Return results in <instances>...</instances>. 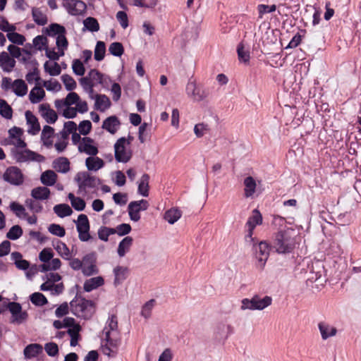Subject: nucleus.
I'll return each instance as SVG.
<instances>
[{
    "mask_svg": "<svg viewBox=\"0 0 361 361\" xmlns=\"http://www.w3.org/2000/svg\"><path fill=\"white\" fill-rule=\"evenodd\" d=\"M70 310L71 313L77 317L86 320L91 319L95 312L94 302L84 298L78 293L70 302Z\"/></svg>",
    "mask_w": 361,
    "mask_h": 361,
    "instance_id": "nucleus-1",
    "label": "nucleus"
},
{
    "mask_svg": "<svg viewBox=\"0 0 361 361\" xmlns=\"http://www.w3.org/2000/svg\"><path fill=\"white\" fill-rule=\"evenodd\" d=\"M289 230L279 231L274 238L273 247L279 254H288L293 251L295 247V239Z\"/></svg>",
    "mask_w": 361,
    "mask_h": 361,
    "instance_id": "nucleus-2",
    "label": "nucleus"
},
{
    "mask_svg": "<svg viewBox=\"0 0 361 361\" xmlns=\"http://www.w3.org/2000/svg\"><path fill=\"white\" fill-rule=\"evenodd\" d=\"M75 180L78 185V192H86L87 188H96L102 183L99 178L91 176L87 171L78 172L75 177Z\"/></svg>",
    "mask_w": 361,
    "mask_h": 361,
    "instance_id": "nucleus-3",
    "label": "nucleus"
},
{
    "mask_svg": "<svg viewBox=\"0 0 361 361\" xmlns=\"http://www.w3.org/2000/svg\"><path fill=\"white\" fill-rule=\"evenodd\" d=\"M272 299L270 296L266 295L261 298L259 295H255L251 299L245 298L242 300V310H262L271 304Z\"/></svg>",
    "mask_w": 361,
    "mask_h": 361,
    "instance_id": "nucleus-4",
    "label": "nucleus"
},
{
    "mask_svg": "<svg viewBox=\"0 0 361 361\" xmlns=\"http://www.w3.org/2000/svg\"><path fill=\"white\" fill-rule=\"evenodd\" d=\"M186 93L193 100L200 102L208 97L209 90L202 86L197 85L195 81L189 80L186 85Z\"/></svg>",
    "mask_w": 361,
    "mask_h": 361,
    "instance_id": "nucleus-5",
    "label": "nucleus"
},
{
    "mask_svg": "<svg viewBox=\"0 0 361 361\" xmlns=\"http://www.w3.org/2000/svg\"><path fill=\"white\" fill-rule=\"evenodd\" d=\"M75 223L76 224L80 240L82 242L88 241L91 238V235L90 234V222L87 215L80 214Z\"/></svg>",
    "mask_w": 361,
    "mask_h": 361,
    "instance_id": "nucleus-6",
    "label": "nucleus"
},
{
    "mask_svg": "<svg viewBox=\"0 0 361 361\" xmlns=\"http://www.w3.org/2000/svg\"><path fill=\"white\" fill-rule=\"evenodd\" d=\"M149 207V203L146 200L132 201L128 206V215L130 220L137 222L140 219V212L145 211Z\"/></svg>",
    "mask_w": 361,
    "mask_h": 361,
    "instance_id": "nucleus-7",
    "label": "nucleus"
},
{
    "mask_svg": "<svg viewBox=\"0 0 361 361\" xmlns=\"http://www.w3.org/2000/svg\"><path fill=\"white\" fill-rule=\"evenodd\" d=\"M3 179L13 185H20L24 180L23 174L16 166H9L3 175Z\"/></svg>",
    "mask_w": 361,
    "mask_h": 361,
    "instance_id": "nucleus-8",
    "label": "nucleus"
},
{
    "mask_svg": "<svg viewBox=\"0 0 361 361\" xmlns=\"http://www.w3.org/2000/svg\"><path fill=\"white\" fill-rule=\"evenodd\" d=\"M63 6L71 16H84L86 13L87 5L81 0H66Z\"/></svg>",
    "mask_w": 361,
    "mask_h": 361,
    "instance_id": "nucleus-9",
    "label": "nucleus"
},
{
    "mask_svg": "<svg viewBox=\"0 0 361 361\" xmlns=\"http://www.w3.org/2000/svg\"><path fill=\"white\" fill-rule=\"evenodd\" d=\"M126 139L119 138L114 145V156L117 162L127 163L131 158V152H128L125 148Z\"/></svg>",
    "mask_w": 361,
    "mask_h": 361,
    "instance_id": "nucleus-10",
    "label": "nucleus"
},
{
    "mask_svg": "<svg viewBox=\"0 0 361 361\" xmlns=\"http://www.w3.org/2000/svg\"><path fill=\"white\" fill-rule=\"evenodd\" d=\"M118 330V320L117 317L111 314L107 322L106 325L104 329L105 333V340L110 346L116 348L118 345V341L111 337V331H117Z\"/></svg>",
    "mask_w": 361,
    "mask_h": 361,
    "instance_id": "nucleus-11",
    "label": "nucleus"
},
{
    "mask_svg": "<svg viewBox=\"0 0 361 361\" xmlns=\"http://www.w3.org/2000/svg\"><path fill=\"white\" fill-rule=\"evenodd\" d=\"M255 252V257L259 262V266L262 269L269 255V246L265 241H261L258 245L253 247Z\"/></svg>",
    "mask_w": 361,
    "mask_h": 361,
    "instance_id": "nucleus-12",
    "label": "nucleus"
},
{
    "mask_svg": "<svg viewBox=\"0 0 361 361\" xmlns=\"http://www.w3.org/2000/svg\"><path fill=\"white\" fill-rule=\"evenodd\" d=\"M39 111L48 123L53 124L58 119L57 114L50 108V105L47 103L40 104Z\"/></svg>",
    "mask_w": 361,
    "mask_h": 361,
    "instance_id": "nucleus-13",
    "label": "nucleus"
},
{
    "mask_svg": "<svg viewBox=\"0 0 361 361\" xmlns=\"http://www.w3.org/2000/svg\"><path fill=\"white\" fill-rule=\"evenodd\" d=\"M84 144H80L78 146V151L80 152H85L90 156H96L98 153V149L96 146L92 145L94 140L88 137H85L82 139Z\"/></svg>",
    "mask_w": 361,
    "mask_h": 361,
    "instance_id": "nucleus-14",
    "label": "nucleus"
},
{
    "mask_svg": "<svg viewBox=\"0 0 361 361\" xmlns=\"http://www.w3.org/2000/svg\"><path fill=\"white\" fill-rule=\"evenodd\" d=\"M121 126V122L116 116L107 117L102 123V128L111 134H115Z\"/></svg>",
    "mask_w": 361,
    "mask_h": 361,
    "instance_id": "nucleus-15",
    "label": "nucleus"
},
{
    "mask_svg": "<svg viewBox=\"0 0 361 361\" xmlns=\"http://www.w3.org/2000/svg\"><path fill=\"white\" fill-rule=\"evenodd\" d=\"M25 118L27 124L30 126L27 130L28 133L31 135L38 133L40 130V125L37 117L30 111H27Z\"/></svg>",
    "mask_w": 361,
    "mask_h": 361,
    "instance_id": "nucleus-16",
    "label": "nucleus"
},
{
    "mask_svg": "<svg viewBox=\"0 0 361 361\" xmlns=\"http://www.w3.org/2000/svg\"><path fill=\"white\" fill-rule=\"evenodd\" d=\"M16 61L6 51L0 53V67L4 72H11L16 66Z\"/></svg>",
    "mask_w": 361,
    "mask_h": 361,
    "instance_id": "nucleus-17",
    "label": "nucleus"
},
{
    "mask_svg": "<svg viewBox=\"0 0 361 361\" xmlns=\"http://www.w3.org/2000/svg\"><path fill=\"white\" fill-rule=\"evenodd\" d=\"M318 328L323 340H326L329 337L335 336L337 333L336 328L324 322L319 323Z\"/></svg>",
    "mask_w": 361,
    "mask_h": 361,
    "instance_id": "nucleus-18",
    "label": "nucleus"
},
{
    "mask_svg": "<svg viewBox=\"0 0 361 361\" xmlns=\"http://www.w3.org/2000/svg\"><path fill=\"white\" fill-rule=\"evenodd\" d=\"M43 348L40 344L32 343L24 348L23 353L26 359H31L41 354Z\"/></svg>",
    "mask_w": 361,
    "mask_h": 361,
    "instance_id": "nucleus-19",
    "label": "nucleus"
},
{
    "mask_svg": "<svg viewBox=\"0 0 361 361\" xmlns=\"http://www.w3.org/2000/svg\"><path fill=\"white\" fill-rule=\"evenodd\" d=\"M128 273V269L125 267L117 266L114 269V284L116 287L121 284L126 279Z\"/></svg>",
    "mask_w": 361,
    "mask_h": 361,
    "instance_id": "nucleus-20",
    "label": "nucleus"
},
{
    "mask_svg": "<svg viewBox=\"0 0 361 361\" xmlns=\"http://www.w3.org/2000/svg\"><path fill=\"white\" fill-rule=\"evenodd\" d=\"M53 168L58 172L66 173L70 170V161L66 157H59L53 161Z\"/></svg>",
    "mask_w": 361,
    "mask_h": 361,
    "instance_id": "nucleus-21",
    "label": "nucleus"
},
{
    "mask_svg": "<svg viewBox=\"0 0 361 361\" xmlns=\"http://www.w3.org/2000/svg\"><path fill=\"white\" fill-rule=\"evenodd\" d=\"M11 258L14 261V264L18 269L25 271L29 269L30 265V262L27 260L23 259V255L20 252H12Z\"/></svg>",
    "mask_w": 361,
    "mask_h": 361,
    "instance_id": "nucleus-22",
    "label": "nucleus"
},
{
    "mask_svg": "<svg viewBox=\"0 0 361 361\" xmlns=\"http://www.w3.org/2000/svg\"><path fill=\"white\" fill-rule=\"evenodd\" d=\"M104 280L102 276H96L85 281L83 288L86 292H90L94 289L103 286Z\"/></svg>",
    "mask_w": 361,
    "mask_h": 361,
    "instance_id": "nucleus-23",
    "label": "nucleus"
},
{
    "mask_svg": "<svg viewBox=\"0 0 361 361\" xmlns=\"http://www.w3.org/2000/svg\"><path fill=\"white\" fill-rule=\"evenodd\" d=\"M50 190L47 187L39 186L31 190V196L36 200H44L49 197Z\"/></svg>",
    "mask_w": 361,
    "mask_h": 361,
    "instance_id": "nucleus-24",
    "label": "nucleus"
},
{
    "mask_svg": "<svg viewBox=\"0 0 361 361\" xmlns=\"http://www.w3.org/2000/svg\"><path fill=\"white\" fill-rule=\"evenodd\" d=\"M45 34L49 37L59 36L63 34H66V30L64 26L54 23H51L47 27L45 28Z\"/></svg>",
    "mask_w": 361,
    "mask_h": 361,
    "instance_id": "nucleus-25",
    "label": "nucleus"
},
{
    "mask_svg": "<svg viewBox=\"0 0 361 361\" xmlns=\"http://www.w3.org/2000/svg\"><path fill=\"white\" fill-rule=\"evenodd\" d=\"M85 165L89 171H96L104 166V162L99 157H89L85 160Z\"/></svg>",
    "mask_w": 361,
    "mask_h": 361,
    "instance_id": "nucleus-26",
    "label": "nucleus"
},
{
    "mask_svg": "<svg viewBox=\"0 0 361 361\" xmlns=\"http://www.w3.org/2000/svg\"><path fill=\"white\" fill-rule=\"evenodd\" d=\"M243 184L245 185L244 188V195L245 197H252L255 192L256 190V181L252 176H247L244 179Z\"/></svg>",
    "mask_w": 361,
    "mask_h": 361,
    "instance_id": "nucleus-27",
    "label": "nucleus"
},
{
    "mask_svg": "<svg viewBox=\"0 0 361 361\" xmlns=\"http://www.w3.org/2000/svg\"><path fill=\"white\" fill-rule=\"evenodd\" d=\"M94 106L97 109L104 111L110 107L111 101L105 94H97L95 96Z\"/></svg>",
    "mask_w": 361,
    "mask_h": 361,
    "instance_id": "nucleus-28",
    "label": "nucleus"
},
{
    "mask_svg": "<svg viewBox=\"0 0 361 361\" xmlns=\"http://www.w3.org/2000/svg\"><path fill=\"white\" fill-rule=\"evenodd\" d=\"M52 245L62 258L70 259V250L64 243L59 240H56L53 241Z\"/></svg>",
    "mask_w": 361,
    "mask_h": 361,
    "instance_id": "nucleus-29",
    "label": "nucleus"
},
{
    "mask_svg": "<svg viewBox=\"0 0 361 361\" xmlns=\"http://www.w3.org/2000/svg\"><path fill=\"white\" fill-rule=\"evenodd\" d=\"M57 175L54 171L47 170L43 172L40 177L42 183L46 186H52L55 184Z\"/></svg>",
    "mask_w": 361,
    "mask_h": 361,
    "instance_id": "nucleus-30",
    "label": "nucleus"
},
{
    "mask_svg": "<svg viewBox=\"0 0 361 361\" xmlns=\"http://www.w3.org/2000/svg\"><path fill=\"white\" fill-rule=\"evenodd\" d=\"M13 92L18 97H23L27 92V86L22 79H16L13 82Z\"/></svg>",
    "mask_w": 361,
    "mask_h": 361,
    "instance_id": "nucleus-31",
    "label": "nucleus"
},
{
    "mask_svg": "<svg viewBox=\"0 0 361 361\" xmlns=\"http://www.w3.org/2000/svg\"><path fill=\"white\" fill-rule=\"evenodd\" d=\"M133 238L130 236L125 237L118 244L117 252L119 257H123L126 252L130 250L133 243Z\"/></svg>",
    "mask_w": 361,
    "mask_h": 361,
    "instance_id": "nucleus-32",
    "label": "nucleus"
},
{
    "mask_svg": "<svg viewBox=\"0 0 361 361\" xmlns=\"http://www.w3.org/2000/svg\"><path fill=\"white\" fill-rule=\"evenodd\" d=\"M149 176L147 173H144L138 184V193L143 197L149 195Z\"/></svg>",
    "mask_w": 361,
    "mask_h": 361,
    "instance_id": "nucleus-33",
    "label": "nucleus"
},
{
    "mask_svg": "<svg viewBox=\"0 0 361 361\" xmlns=\"http://www.w3.org/2000/svg\"><path fill=\"white\" fill-rule=\"evenodd\" d=\"M54 212L60 218L71 216L73 210L67 204H59L54 207Z\"/></svg>",
    "mask_w": 361,
    "mask_h": 361,
    "instance_id": "nucleus-34",
    "label": "nucleus"
},
{
    "mask_svg": "<svg viewBox=\"0 0 361 361\" xmlns=\"http://www.w3.org/2000/svg\"><path fill=\"white\" fill-rule=\"evenodd\" d=\"M262 223V216L261 213L257 209L252 212V215L248 219L246 223V227L255 229L257 225H260Z\"/></svg>",
    "mask_w": 361,
    "mask_h": 361,
    "instance_id": "nucleus-35",
    "label": "nucleus"
},
{
    "mask_svg": "<svg viewBox=\"0 0 361 361\" xmlns=\"http://www.w3.org/2000/svg\"><path fill=\"white\" fill-rule=\"evenodd\" d=\"M45 96L44 90L39 87H34L30 92L29 99L32 104L39 103Z\"/></svg>",
    "mask_w": 361,
    "mask_h": 361,
    "instance_id": "nucleus-36",
    "label": "nucleus"
},
{
    "mask_svg": "<svg viewBox=\"0 0 361 361\" xmlns=\"http://www.w3.org/2000/svg\"><path fill=\"white\" fill-rule=\"evenodd\" d=\"M32 16L33 18V20L38 25H44L47 23V16L45 14H44L39 8L35 7L32 8Z\"/></svg>",
    "mask_w": 361,
    "mask_h": 361,
    "instance_id": "nucleus-37",
    "label": "nucleus"
},
{
    "mask_svg": "<svg viewBox=\"0 0 361 361\" xmlns=\"http://www.w3.org/2000/svg\"><path fill=\"white\" fill-rule=\"evenodd\" d=\"M181 216V212L178 209H171L164 213V219L170 224H173Z\"/></svg>",
    "mask_w": 361,
    "mask_h": 361,
    "instance_id": "nucleus-38",
    "label": "nucleus"
},
{
    "mask_svg": "<svg viewBox=\"0 0 361 361\" xmlns=\"http://www.w3.org/2000/svg\"><path fill=\"white\" fill-rule=\"evenodd\" d=\"M71 201L72 207L77 211H82L85 209L86 203L85 200L80 197H75L73 193H69L68 195Z\"/></svg>",
    "mask_w": 361,
    "mask_h": 361,
    "instance_id": "nucleus-39",
    "label": "nucleus"
},
{
    "mask_svg": "<svg viewBox=\"0 0 361 361\" xmlns=\"http://www.w3.org/2000/svg\"><path fill=\"white\" fill-rule=\"evenodd\" d=\"M84 29L94 32L99 30V24L97 20L93 17H87L83 20Z\"/></svg>",
    "mask_w": 361,
    "mask_h": 361,
    "instance_id": "nucleus-40",
    "label": "nucleus"
},
{
    "mask_svg": "<svg viewBox=\"0 0 361 361\" xmlns=\"http://www.w3.org/2000/svg\"><path fill=\"white\" fill-rule=\"evenodd\" d=\"M106 53V45L102 41H98L94 48V58L97 61H101L104 59Z\"/></svg>",
    "mask_w": 361,
    "mask_h": 361,
    "instance_id": "nucleus-41",
    "label": "nucleus"
},
{
    "mask_svg": "<svg viewBox=\"0 0 361 361\" xmlns=\"http://www.w3.org/2000/svg\"><path fill=\"white\" fill-rule=\"evenodd\" d=\"M31 302L35 306L42 307L48 303L47 298L41 293L36 292L30 295Z\"/></svg>",
    "mask_w": 361,
    "mask_h": 361,
    "instance_id": "nucleus-42",
    "label": "nucleus"
},
{
    "mask_svg": "<svg viewBox=\"0 0 361 361\" xmlns=\"http://www.w3.org/2000/svg\"><path fill=\"white\" fill-rule=\"evenodd\" d=\"M0 115L6 119H11L13 116L12 108L2 99H0Z\"/></svg>",
    "mask_w": 361,
    "mask_h": 361,
    "instance_id": "nucleus-43",
    "label": "nucleus"
},
{
    "mask_svg": "<svg viewBox=\"0 0 361 361\" xmlns=\"http://www.w3.org/2000/svg\"><path fill=\"white\" fill-rule=\"evenodd\" d=\"M23 233L22 228L18 225L13 226L6 233V238L11 240H16L20 238Z\"/></svg>",
    "mask_w": 361,
    "mask_h": 361,
    "instance_id": "nucleus-44",
    "label": "nucleus"
},
{
    "mask_svg": "<svg viewBox=\"0 0 361 361\" xmlns=\"http://www.w3.org/2000/svg\"><path fill=\"white\" fill-rule=\"evenodd\" d=\"M6 37L10 42L18 45H23L25 41V37L23 35L15 31L8 32Z\"/></svg>",
    "mask_w": 361,
    "mask_h": 361,
    "instance_id": "nucleus-45",
    "label": "nucleus"
},
{
    "mask_svg": "<svg viewBox=\"0 0 361 361\" xmlns=\"http://www.w3.org/2000/svg\"><path fill=\"white\" fill-rule=\"evenodd\" d=\"M109 51L114 56H121L124 53V48L121 42H113L109 47Z\"/></svg>",
    "mask_w": 361,
    "mask_h": 361,
    "instance_id": "nucleus-46",
    "label": "nucleus"
},
{
    "mask_svg": "<svg viewBox=\"0 0 361 361\" xmlns=\"http://www.w3.org/2000/svg\"><path fill=\"white\" fill-rule=\"evenodd\" d=\"M61 80L63 82L66 90L72 91L75 89L77 84L75 80L68 74H64L61 76Z\"/></svg>",
    "mask_w": 361,
    "mask_h": 361,
    "instance_id": "nucleus-47",
    "label": "nucleus"
},
{
    "mask_svg": "<svg viewBox=\"0 0 361 361\" xmlns=\"http://www.w3.org/2000/svg\"><path fill=\"white\" fill-rule=\"evenodd\" d=\"M155 304V300L151 299L147 301L142 307L141 315L145 319L151 317L152 310Z\"/></svg>",
    "mask_w": 361,
    "mask_h": 361,
    "instance_id": "nucleus-48",
    "label": "nucleus"
},
{
    "mask_svg": "<svg viewBox=\"0 0 361 361\" xmlns=\"http://www.w3.org/2000/svg\"><path fill=\"white\" fill-rule=\"evenodd\" d=\"M237 52L238 59L240 61L247 63L250 60V51L245 49L244 46L242 43H240L237 47Z\"/></svg>",
    "mask_w": 361,
    "mask_h": 361,
    "instance_id": "nucleus-49",
    "label": "nucleus"
},
{
    "mask_svg": "<svg viewBox=\"0 0 361 361\" xmlns=\"http://www.w3.org/2000/svg\"><path fill=\"white\" fill-rule=\"evenodd\" d=\"M139 130H138V139L141 143H144L147 139L148 131H150V129H148L150 126L147 123H143L140 124Z\"/></svg>",
    "mask_w": 361,
    "mask_h": 361,
    "instance_id": "nucleus-50",
    "label": "nucleus"
},
{
    "mask_svg": "<svg viewBox=\"0 0 361 361\" xmlns=\"http://www.w3.org/2000/svg\"><path fill=\"white\" fill-rule=\"evenodd\" d=\"M28 317V314L26 311H20L19 313L11 316V323L21 324L24 323Z\"/></svg>",
    "mask_w": 361,
    "mask_h": 361,
    "instance_id": "nucleus-51",
    "label": "nucleus"
},
{
    "mask_svg": "<svg viewBox=\"0 0 361 361\" xmlns=\"http://www.w3.org/2000/svg\"><path fill=\"white\" fill-rule=\"evenodd\" d=\"M10 209L18 217H21L23 215L25 217L27 216L25 212L24 207L18 202H12L10 204Z\"/></svg>",
    "mask_w": 361,
    "mask_h": 361,
    "instance_id": "nucleus-52",
    "label": "nucleus"
},
{
    "mask_svg": "<svg viewBox=\"0 0 361 361\" xmlns=\"http://www.w3.org/2000/svg\"><path fill=\"white\" fill-rule=\"evenodd\" d=\"M48 231L51 234L58 237H63L66 235L65 228L56 224H51L48 227Z\"/></svg>",
    "mask_w": 361,
    "mask_h": 361,
    "instance_id": "nucleus-53",
    "label": "nucleus"
},
{
    "mask_svg": "<svg viewBox=\"0 0 361 361\" xmlns=\"http://www.w3.org/2000/svg\"><path fill=\"white\" fill-rule=\"evenodd\" d=\"M49 62L46 61L44 68L46 72H48L49 74L51 76H56L61 73V69L59 64L56 62H54L53 66L50 68L48 66Z\"/></svg>",
    "mask_w": 361,
    "mask_h": 361,
    "instance_id": "nucleus-54",
    "label": "nucleus"
},
{
    "mask_svg": "<svg viewBox=\"0 0 361 361\" xmlns=\"http://www.w3.org/2000/svg\"><path fill=\"white\" fill-rule=\"evenodd\" d=\"M27 207L34 213H39L42 211V205L36 200L27 199L25 201Z\"/></svg>",
    "mask_w": 361,
    "mask_h": 361,
    "instance_id": "nucleus-55",
    "label": "nucleus"
},
{
    "mask_svg": "<svg viewBox=\"0 0 361 361\" xmlns=\"http://www.w3.org/2000/svg\"><path fill=\"white\" fill-rule=\"evenodd\" d=\"M72 68L73 73L77 75L82 76L85 74V68L80 59L73 60Z\"/></svg>",
    "mask_w": 361,
    "mask_h": 361,
    "instance_id": "nucleus-56",
    "label": "nucleus"
},
{
    "mask_svg": "<svg viewBox=\"0 0 361 361\" xmlns=\"http://www.w3.org/2000/svg\"><path fill=\"white\" fill-rule=\"evenodd\" d=\"M276 9V6L275 4L269 6L265 4H259L257 6V10L259 12V18H262L263 15L265 13H272L275 11Z\"/></svg>",
    "mask_w": 361,
    "mask_h": 361,
    "instance_id": "nucleus-57",
    "label": "nucleus"
},
{
    "mask_svg": "<svg viewBox=\"0 0 361 361\" xmlns=\"http://www.w3.org/2000/svg\"><path fill=\"white\" fill-rule=\"evenodd\" d=\"M54 253L49 248L43 249L39 255V259L44 263H48L53 258Z\"/></svg>",
    "mask_w": 361,
    "mask_h": 361,
    "instance_id": "nucleus-58",
    "label": "nucleus"
},
{
    "mask_svg": "<svg viewBox=\"0 0 361 361\" xmlns=\"http://www.w3.org/2000/svg\"><path fill=\"white\" fill-rule=\"evenodd\" d=\"M44 350L47 355L51 357H54L59 354L58 345L54 342H49L44 345Z\"/></svg>",
    "mask_w": 361,
    "mask_h": 361,
    "instance_id": "nucleus-59",
    "label": "nucleus"
},
{
    "mask_svg": "<svg viewBox=\"0 0 361 361\" xmlns=\"http://www.w3.org/2000/svg\"><path fill=\"white\" fill-rule=\"evenodd\" d=\"M0 30L4 32H13L16 30L14 25H11L4 16H0Z\"/></svg>",
    "mask_w": 361,
    "mask_h": 361,
    "instance_id": "nucleus-60",
    "label": "nucleus"
},
{
    "mask_svg": "<svg viewBox=\"0 0 361 361\" xmlns=\"http://www.w3.org/2000/svg\"><path fill=\"white\" fill-rule=\"evenodd\" d=\"M25 153H26V156H25L26 161H36L38 162H42L44 160V157L42 155L37 154L30 149H26Z\"/></svg>",
    "mask_w": 361,
    "mask_h": 361,
    "instance_id": "nucleus-61",
    "label": "nucleus"
},
{
    "mask_svg": "<svg viewBox=\"0 0 361 361\" xmlns=\"http://www.w3.org/2000/svg\"><path fill=\"white\" fill-rule=\"evenodd\" d=\"M92 129V123L89 120L81 121L78 126L80 134L87 135Z\"/></svg>",
    "mask_w": 361,
    "mask_h": 361,
    "instance_id": "nucleus-62",
    "label": "nucleus"
},
{
    "mask_svg": "<svg viewBox=\"0 0 361 361\" xmlns=\"http://www.w3.org/2000/svg\"><path fill=\"white\" fill-rule=\"evenodd\" d=\"M87 77L91 81L96 80L99 84L104 83V75L96 69L90 70Z\"/></svg>",
    "mask_w": 361,
    "mask_h": 361,
    "instance_id": "nucleus-63",
    "label": "nucleus"
},
{
    "mask_svg": "<svg viewBox=\"0 0 361 361\" xmlns=\"http://www.w3.org/2000/svg\"><path fill=\"white\" fill-rule=\"evenodd\" d=\"M82 266L97 264V254L94 252L88 253L82 257Z\"/></svg>",
    "mask_w": 361,
    "mask_h": 361,
    "instance_id": "nucleus-64",
    "label": "nucleus"
}]
</instances>
